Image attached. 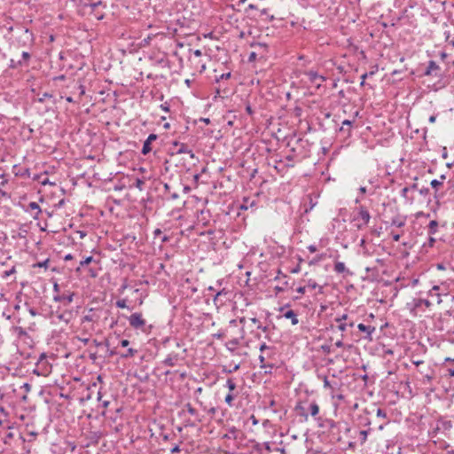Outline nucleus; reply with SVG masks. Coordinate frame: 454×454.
I'll return each instance as SVG.
<instances>
[{"mask_svg":"<svg viewBox=\"0 0 454 454\" xmlns=\"http://www.w3.org/2000/svg\"><path fill=\"white\" fill-rule=\"evenodd\" d=\"M50 259L47 258L43 262H35L32 265L33 268H44L45 270L49 267Z\"/></svg>","mask_w":454,"mask_h":454,"instance_id":"34","label":"nucleus"},{"mask_svg":"<svg viewBox=\"0 0 454 454\" xmlns=\"http://www.w3.org/2000/svg\"><path fill=\"white\" fill-rule=\"evenodd\" d=\"M15 272H16L15 267H12L11 270L4 271V277H9V276H11L12 274H13Z\"/></svg>","mask_w":454,"mask_h":454,"instance_id":"57","label":"nucleus"},{"mask_svg":"<svg viewBox=\"0 0 454 454\" xmlns=\"http://www.w3.org/2000/svg\"><path fill=\"white\" fill-rule=\"evenodd\" d=\"M419 192L423 195V196H427L429 194V188L427 187H422L419 190Z\"/></svg>","mask_w":454,"mask_h":454,"instance_id":"52","label":"nucleus"},{"mask_svg":"<svg viewBox=\"0 0 454 454\" xmlns=\"http://www.w3.org/2000/svg\"><path fill=\"white\" fill-rule=\"evenodd\" d=\"M318 378L323 380V381H324V387L325 388H331V389L333 388L332 384H331V382L328 380L327 376H325H325L318 375Z\"/></svg>","mask_w":454,"mask_h":454,"instance_id":"42","label":"nucleus"},{"mask_svg":"<svg viewBox=\"0 0 454 454\" xmlns=\"http://www.w3.org/2000/svg\"><path fill=\"white\" fill-rule=\"evenodd\" d=\"M438 231V222L432 220L428 224V234L430 236L435 234Z\"/></svg>","mask_w":454,"mask_h":454,"instance_id":"24","label":"nucleus"},{"mask_svg":"<svg viewBox=\"0 0 454 454\" xmlns=\"http://www.w3.org/2000/svg\"><path fill=\"white\" fill-rule=\"evenodd\" d=\"M376 414H377V417H378V418H381V419H387V412H386V411H384L383 409L379 408V409L377 410Z\"/></svg>","mask_w":454,"mask_h":454,"instance_id":"46","label":"nucleus"},{"mask_svg":"<svg viewBox=\"0 0 454 454\" xmlns=\"http://www.w3.org/2000/svg\"><path fill=\"white\" fill-rule=\"evenodd\" d=\"M308 250H309L310 253H315V252H317V246H315V245H309V246L308 247Z\"/></svg>","mask_w":454,"mask_h":454,"instance_id":"64","label":"nucleus"},{"mask_svg":"<svg viewBox=\"0 0 454 454\" xmlns=\"http://www.w3.org/2000/svg\"><path fill=\"white\" fill-rule=\"evenodd\" d=\"M28 208L36 211V215L41 213V208L39 205L35 201H32L28 204Z\"/></svg>","mask_w":454,"mask_h":454,"instance_id":"41","label":"nucleus"},{"mask_svg":"<svg viewBox=\"0 0 454 454\" xmlns=\"http://www.w3.org/2000/svg\"><path fill=\"white\" fill-rule=\"evenodd\" d=\"M17 30L21 34L18 43L23 46H31L34 43V34L27 27L22 26L17 27Z\"/></svg>","mask_w":454,"mask_h":454,"instance_id":"2","label":"nucleus"},{"mask_svg":"<svg viewBox=\"0 0 454 454\" xmlns=\"http://www.w3.org/2000/svg\"><path fill=\"white\" fill-rule=\"evenodd\" d=\"M226 387H228L229 389V393H233V391L236 389L237 387V385H236V382L234 380V379L232 378H229L227 380H226Z\"/></svg>","mask_w":454,"mask_h":454,"instance_id":"31","label":"nucleus"},{"mask_svg":"<svg viewBox=\"0 0 454 454\" xmlns=\"http://www.w3.org/2000/svg\"><path fill=\"white\" fill-rule=\"evenodd\" d=\"M309 411L310 415L314 418L319 413V406L316 402H313L309 404Z\"/></svg>","mask_w":454,"mask_h":454,"instance_id":"26","label":"nucleus"},{"mask_svg":"<svg viewBox=\"0 0 454 454\" xmlns=\"http://www.w3.org/2000/svg\"><path fill=\"white\" fill-rule=\"evenodd\" d=\"M185 409L190 415L193 416L196 419L197 421H201L199 415V411L195 408H193L191 403H186Z\"/></svg>","mask_w":454,"mask_h":454,"instance_id":"23","label":"nucleus"},{"mask_svg":"<svg viewBox=\"0 0 454 454\" xmlns=\"http://www.w3.org/2000/svg\"><path fill=\"white\" fill-rule=\"evenodd\" d=\"M172 149L175 150V153L176 154L187 153L192 159L195 157L193 152L190 150L187 145L184 143L174 141L172 142Z\"/></svg>","mask_w":454,"mask_h":454,"instance_id":"8","label":"nucleus"},{"mask_svg":"<svg viewBox=\"0 0 454 454\" xmlns=\"http://www.w3.org/2000/svg\"><path fill=\"white\" fill-rule=\"evenodd\" d=\"M256 56H257V55H256V53H255V52H254V51H253V52H251V53L249 54V57H248V61H249V62H253V61H254V60L256 59Z\"/></svg>","mask_w":454,"mask_h":454,"instance_id":"60","label":"nucleus"},{"mask_svg":"<svg viewBox=\"0 0 454 454\" xmlns=\"http://www.w3.org/2000/svg\"><path fill=\"white\" fill-rule=\"evenodd\" d=\"M157 139V135L155 134H150L147 137V139L145 141L141 153L144 155H146L152 151L151 144L152 142L155 141Z\"/></svg>","mask_w":454,"mask_h":454,"instance_id":"14","label":"nucleus"},{"mask_svg":"<svg viewBox=\"0 0 454 454\" xmlns=\"http://www.w3.org/2000/svg\"><path fill=\"white\" fill-rule=\"evenodd\" d=\"M169 451L171 454L178 453V452H180V448L178 445L176 444L169 449Z\"/></svg>","mask_w":454,"mask_h":454,"instance_id":"55","label":"nucleus"},{"mask_svg":"<svg viewBox=\"0 0 454 454\" xmlns=\"http://www.w3.org/2000/svg\"><path fill=\"white\" fill-rule=\"evenodd\" d=\"M137 349H135L133 348H129L125 353H122L120 355L121 358L128 359L130 357L135 356L137 354Z\"/></svg>","mask_w":454,"mask_h":454,"instance_id":"25","label":"nucleus"},{"mask_svg":"<svg viewBox=\"0 0 454 454\" xmlns=\"http://www.w3.org/2000/svg\"><path fill=\"white\" fill-rule=\"evenodd\" d=\"M93 321V317L91 315H85L82 319V322L84 323V322H91Z\"/></svg>","mask_w":454,"mask_h":454,"instance_id":"56","label":"nucleus"},{"mask_svg":"<svg viewBox=\"0 0 454 454\" xmlns=\"http://www.w3.org/2000/svg\"><path fill=\"white\" fill-rule=\"evenodd\" d=\"M371 220V214L364 206H360L355 209L352 222L357 230H363L368 225Z\"/></svg>","mask_w":454,"mask_h":454,"instance_id":"1","label":"nucleus"},{"mask_svg":"<svg viewBox=\"0 0 454 454\" xmlns=\"http://www.w3.org/2000/svg\"><path fill=\"white\" fill-rule=\"evenodd\" d=\"M334 320L339 324L337 328L341 333L346 332L348 327L354 326V322L349 320L348 314H342L341 316L337 317Z\"/></svg>","mask_w":454,"mask_h":454,"instance_id":"6","label":"nucleus"},{"mask_svg":"<svg viewBox=\"0 0 454 454\" xmlns=\"http://www.w3.org/2000/svg\"><path fill=\"white\" fill-rule=\"evenodd\" d=\"M307 288L309 289H317V286H319L314 279H309L307 280Z\"/></svg>","mask_w":454,"mask_h":454,"instance_id":"43","label":"nucleus"},{"mask_svg":"<svg viewBox=\"0 0 454 454\" xmlns=\"http://www.w3.org/2000/svg\"><path fill=\"white\" fill-rule=\"evenodd\" d=\"M304 76L303 80L307 82H310L317 88H319L322 83L325 81V77L319 74L317 71L308 70L302 73Z\"/></svg>","mask_w":454,"mask_h":454,"instance_id":"3","label":"nucleus"},{"mask_svg":"<svg viewBox=\"0 0 454 454\" xmlns=\"http://www.w3.org/2000/svg\"><path fill=\"white\" fill-rule=\"evenodd\" d=\"M294 410L298 416L302 417L304 419V421L308 420L309 415L307 410L305 409L301 403H297Z\"/></svg>","mask_w":454,"mask_h":454,"instance_id":"19","label":"nucleus"},{"mask_svg":"<svg viewBox=\"0 0 454 454\" xmlns=\"http://www.w3.org/2000/svg\"><path fill=\"white\" fill-rule=\"evenodd\" d=\"M252 450L254 454H268L267 452H264L263 444L260 442H255L253 445Z\"/></svg>","mask_w":454,"mask_h":454,"instance_id":"28","label":"nucleus"},{"mask_svg":"<svg viewBox=\"0 0 454 454\" xmlns=\"http://www.w3.org/2000/svg\"><path fill=\"white\" fill-rule=\"evenodd\" d=\"M410 188V191H418L419 190V185L417 183L412 184L411 185L408 186Z\"/></svg>","mask_w":454,"mask_h":454,"instance_id":"61","label":"nucleus"},{"mask_svg":"<svg viewBox=\"0 0 454 454\" xmlns=\"http://www.w3.org/2000/svg\"><path fill=\"white\" fill-rule=\"evenodd\" d=\"M161 234H162V231H161V230H160V229H155V230L153 231V238H154V239H156V238H158V237H160V236H161Z\"/></svg>","mask_w":454,"mask_h":454,"instance_id":"58","label":"nucleus"},{"mask_svg":"<svg viewBox=\"0 0 454 454\" xmlns=\"http://www.w3.org/2000/svg\"><path fill=\"white\" fill-rule=\"evenodd\" d=\"M239 340L238 339H232L230 341H228L225 346L226 348L231 350V351H233L236 347L239 345Z\"/></svg>","mask_w":454,"mask_h":454,"instance_id":"35","label":"nucleus"},{"mask_svg":"<svg viewBox=\"0 0 454 454\" xmlns=\"http://www.w3.org/2000/svg\"><path fill=\"white\" fill-rule=\"evenodd\" d=\"M74 293H68V294H56L53 296V301L56 302L62 303L64 306L69 305L74 299Z\"/></svg>","mask_w":454,"mask_h":454,"instance_id":"11","label":"nucleus"},{"mask_svg":"<svg viewBox=\"0 0 454 454\" xmlns=\"http://www.w3.org/2000/svg\"><path fill=\"white\" fill-rule=\"evenodd\" d=\"M115 304H116V307L120 308V309L128 308L127 304H126V300L125 299L118 300Z\"/></svg>","mask_w":454,"mask_h":454,"instance_id":"47","label":"nucleus"},{"mask_svg":"<svg viewBox=\"0 0 454 454\" xmlns=\"http://www.w3.org/2000/svg\"><path fill=\"white\" fill-rule=\"evenodd\" d=\"M101 4V2L98 1L97 3L90 4V6L91 7L92 11H96V9Z\"/></svg>","mask_w":454,"mask_h":454,"instance_id":"63","label":"nucleus"},{"mask_svg":"<svg viewBox=\"0 0 454 454\" xmlns=\"http://www.w3.org/2000/svg\"><path fill=\"white\" fill-rule=\"evenodd\" d=\"M378 70V67H374V69L370 71L369 73H364L361 75V80H365L367 77L373 75Z\"/></svg>","mask_w":454,"mask_h":454,"instance_id":"45","label":"nucleus"},{"mask_svg":"<svg viewBox=\"0 0 454 454\" xmlns=\"http://www.w3.org/2000/svg\"><path fill=\"white\" fill-rule=\"evenodd\" d=\"M287 285H288L287 281H285L284 286H277L275 287L276 293L278 294V293L284 292L286 289L285 286H287Z\"/></svg>","mask_w":454,"mask_h":454,"instance_id":"50","label":"nucleus"},{"mask_svg":"<svg viewBox=\"0 0 454 454\" xmlns=\"http://www.w3.org/2000/svg\"><path fill=\"white\" fill-rule=\"evenodd\" d=\"M359 331L365 333L364 339L368 340H372V333L375 332L376 328L372 325H365L364 324H359L357 325Z\"/></svg>","mask_w":454,"mask_h":454,"instance_id":"13","label":"nucleus"},{"mask_svg":"<svg viewBox=\"0 0 454 454\" xmlns=\"http://www.w3.org/2000/svg\"><path fill=\"white\" fill-rule=\"evenodd\" d=\"M325 257V254H320L316 255V256H315V257H314V258L309 262V265L318 263V262H321Z\"/></svg>","mask_w":454,"mask_h":454,"instance_id":"38","label":"nucleus"},{"mask_svg":"<svg viewBox=\"0 0 454 454\" xmlns=\"http://www.w3.org/2000/svg\"><path fill=\"white\" fill-rule=\"evenodd\" d=\"M53 96L52 94L49 93V92H44L43 93L42 95L38 94L37 95V98H35L34 99L35 102H40V103H43L44 102L46 99H49V98H52Z\"/></svg>","mask_w":454,"mask_h":454,"instance_id":"29","label":"nucleus"},{"mask_svg":"<svg viewBox=\"0 0 454 454\" xmlns=\"http://www.w3.org/2000/svg\"><path fill=\"white\" fill-rule=\"evenodd\" d=\"M268 9L264 8L262 10H261V15H265L269 18L270 20H274V16L273 15H269L268 13Z\"/></svg>","mask_w":454,"mask_h":454,"instance_id":"49","label":"nucleus"},{"mask_svg":"<svg viewBox=\"0 0 454 454\" xmlns=\"http://www.w3.org/2000/svg\"><path fill=\"white\" fill-rule=\"evenodd\" d=\"M370 431H371V428H368L367 430H361L359 432L361 444L364 443L367 441V436H368Z\"/></svg>","mask_w":454,"mask_h":454,"instance_id":"37","label":"nucleus"},{"mask_svg":"<svg viewBox=\"0 0 454 454\" xmlns=\"http://www.w3.org/2000/svg\"><path fill=\"white\" fill-rule=\"evenodd\" d=\"M201 57L202 52L200 50L193 51L192 55L189 57L191 65L200 73L206 70V63L202 61Z\"/></svg>","mask_w":454,"mask_h":454,"instance_id":"5","label":"nucleus"},{"mask_svg":"<svg viewBox=\"0 0 454 454\" xmlns=\"http://www.w3.org/2000/svg\"><path fill=\"white\" fill-rule=\"evenodd\" d=\"M129 325L134 329H142L145 325V320L143 318L141 313H133L129 318Z\"/></svg>","mask_w":454,"mask_h":454,"instance_id":"7","label":"nucleus"},{"mask_svg":"<svg viewBox=\"0 0 454 454\" xmlns=\"http://www.w3.org/2000/svg\"><path fill=\"white\" fill-rule=\"evenodd\" d=\"M277 402L274 399H270L268 403V408L271 409L273 412L277 413L278 410L277 409Z\"/></svg>","mask_w":454,"mask_h":454,"instance_id":"39","label":"nucleus"},{"mask_svg":"<svg viewBox=\"0 0 454 454\" xmlns=\"http://www.w3.org/2000/svg\"><path fill=\"white\" fill-rule=\"evenodd\" d=\"M333 270L338 274H343L345 272H348V270L346 268L345 263L342 262H336L334 263Z\"/></svg>","mask_w":454,"mask_h":454,"instance_id":"22","label":"nucleus"},{"mask_svg":"<svg viewBox=\"0 0 454 454\" xmlns=\"http://www.w3.org/2000/svg\"><path fill=\"white\" fill-rule=\"evenodd\" d=\"M261 354L265 355L267 359L270 361L271 356L274 355L273 348L262 343L260 346Z\"/></svg>","mask_w":454,"mask_h":454,"instance_id":"18","label":"nucleus"},{"mask_svg":"<svg viewBox=\"0 0 454 454\" xmlns=\"http://www.w3.org/2000/svg\"><path fill=\"white\" fill-rule=\"evenodd\" d=\"M91 262H95L97 264H98V261H96L93 256H87L86 258H84L83 260H82L80 262V266H88L90 263Z\"/></svg>","mask_w":454,"mask_h":454,"instance_id":"32","label":"nucleus"},{"mask_svg":"<svg viewBox=\"0 0 454 454\" xmlns=\"http://www.w3.org/2000/svg\"><path fill=\"white\" fill-rule=\"evenodd\" d=\"M9 67L12 68V69H17L19 67H22L21 62L20 60L16 61L14 59H11L10 60Z\"/></svg>","mask_w":454,"mask_h":454,"instance_id":"40","label":"nucleus"},{"mask_svg":"<svg viewBox=\"0 0 454 454\" xmlns=\"http://www.w3.org/2000/svg\"><path fill=\"white\" fill-rule=\"evenodd\" d=\"M307 286H300L296 289V292L300 294H303L306 291Z\"/></svg>","mask_w":454,"mask_h":454,"instance_id":"62","label":"nucleus"},{"mask_svg":"<svg viewBox=\"0 0 454 454\" xmlns=\"http://www.w3.org/2000/svg\"><path fill=\"white\" fill-rule=\"evenodd\" d=\"M178 354L176 353H170L168 355V356L163 360V364L167 366L173 367L177 364L178 361Z\"/></svg>","mask_w":454,"mask_h":454,"instance_id":"17","label":"nucleus"},{"mask_svg":"<svg viewBox=\"0 0 454 454\" xmlns=\"http://www.w3.org/2000/svg\"><path fill=\"white\" fill-rule=\"evenodd\" d=\"M410 188L408 186H405L401 191V196L409 203H412L414 201V197L412 195H410Z\"/></svg>","mask_w":454,"mask_h":454,"instance_id":"21","label":"nucleus"},{"mask_svg":"<svg viewBox=\"0 0 454 454\" xmlns=\"http://www.w3.org/2000/svg\"><path fill=\"white\" fill-rule=\"evenodd\" d=\"M286 307H288V305H286L279 309V311L282 312L281 317H283L286 319H290L293 325H298L299 324L298 314L293 309L286 310Z\"/></svg>","mask_w":454,"mask_h":454,"instance_id":"9","label":"nucleus"},{"mask_svg":"<svg viewBox=\"0 0 454 454\" xmlns=\"http://www.w3.org/2000/svg\"><path fill=\"white\" fill-rule=\"evenodd\" d=\"M257 329L262 330L263 333L269 332V327L262 325L261 323H259V325H257Z\"/></svg>","mask_w":454,"mask_h":454,"instance_id":"59","label":"nucleus"},{"mask_svg":"<svg viewBox=\"0 0 454 454\" xmlns=\"http://www.w3.org/2000/svg\"><path fill=\"white\" fill-rule=\"evenodd\" d=\"M224 336H225V333L222 331H219L218 333L213 334V337L215 339H218V340L223 339Z\"/></svg>","mask_w":454,"mask_h":454,"instance_id":"51","label":"nucleus"},{"mask_svg":"<svg viewBox=\"0 0 454 454\" xmlns=\"http://www.w3.org/2000/svg\"><path fill=\"white\" fill-rule=\"evenodd\" d=\"M54 315L59 322H63L66 325H68L73 318V312L71 310L60 311L59 309H58Z\"/></svg>","mask_w":454,"mask_h":454,"instance_id":"10","label":"nucleus"},{"mask_svg":"<svg viewBox=\"0 0 454 454\" xmlns=\"http://www.w3.org/2000/svg\"><path fill=\"white\" fill-rule=\"evenodd\" d=\"M440 178H441V180L434 179L431 181L430 184L435 190H437L439 186L442 185V180L445 179V176L442 175Z\"/></svg>","mask_w":454,"mask_h":454,"instance_id":"36","label":"nucleus"},{"mask_svg":"<svg viewBox=\"0 0 454 454\" xmlns=\"http://www.w3.org/2000/svg\"><path fill=\"white\" fill-rule=\"evenodd\" d=\"M391 225L398 228L403 227L405 225V217L400 215L393 217L391 219Z\"/></svg>","mask_w":454,"mask_h":454,"instance_id":"20","label":"nucleus"},{"mask_svg":"<svg viewBox=\"0 0 454 454\" xmlns=\"http://www.w3.org/2000/svg\"><path fill=\"white\" fill-rule=\"evenodd\" d=\"M352 125V121L349 120H345L342 121V126L340 129V131L347 132L348 135L350 134V128Z\"/></svg>","mask_w":454,"mask_h":454,"instance_id":"27","label":"nucleus"},{"mask_svg":"<svg viewBox=\"0 0 454 454\" xmlns=\"http://www.w3.org/2000/svg\"><path fill=\"white\" fill-rule=\"evenodd\" d=\"M246 112H247V114H249V115H251V116H252V115L254 114V111L253 110V108H252V106H251V105H250L249 103H247V104L246 105Z\"/></svg>","mask_w":454,"mask_h":454,"instance_id":"53","label":"nucleus"},{"mask_svg":"<svg viewBox=\"0 0 454 454\" xmlns=\"http://www.w3.org/2000/svg\"><path fill=\"white\" fill-rule=\"evenodd\" d=\"M260 368L264 370V373H271L274 364L267 359L265 355L259 356Z\"/></svg>","mask_w":454,"mask_h":454,"instance_id":"12","label":"nucleus"},{"mask_svg":"<svg viewBox=\"0 0 454 454\" xmlns=\"http://www.w3.org/2000/svg\"><path fill=\"white\" fill-rule=\"evenodd\" d=\"M439 69H440V67L436 64V62L434 60H430L428 62L427 69L424 72V75L430 76V75L434 74L435 76H437L435 72L438 71Z\"/></svg>","mask_w":454,"mask_h":454,"instance_id":"15","label":"nucleus"},{"mask_svg":"<svg viewBox=\"0 0 454 454\" xmlns=\"http://www.w3.org/2000/svg\"><path fill=\"white\" fill-rule=\"evenodd\" d=\"M262 444H263L264 452H267L268 454H270L272 451L270 442H264Z\"/></svg>","mask_w":454,"mask_h":454,"instance_id":"48","label":"nucleus"},{"mask_svg":"<svg viewBox=\"0 0 454 454\" xmlns=\"http://www.w3.org/2000/svg\"><path fill=\"white\" fill-rule=\"evenodd\" d=\"M422 305H425L427 308H429L432 306V303L429 300L427 299L414 298L410 302H407L406 307L412 316H417L418 309Z\"/></svg>","mask_w":454,"mask_h":454,"instance_id":"4","label":"nucleus"},{"mask_svg":"<svg viewBox=\"0 0 454 454\" xmlns=\"http://www.w3.org/2000/svg\"><path fill=\"white\" fill-rule=\"evenodd\" d=\"M441 287L440 286H434L429 291H428V295L430 296H436L437 298V303L438 304H441L442 302V295H446L447 293H440Z\"/></svg>","mask_w":454,"mask_h":454,"instance_id":"16","label":"nucleus"},{"mask_svg":"<svg viewBox=\"0 0 454 454\" xmlns=\"http://www.w3.org/2000/svg\"><path fill=\"white\" fill-rule=\"evenodd\" d=\"M88 272H89V275L91 277V278H96L98 276V271L97 270L93 269V268H89L88 269Z\"/></svg>","mask_w":454,"mask_h":454,"instance_id":"54","label":"nucleus"},{"mask_svg":"<svg viewBox=\"0 0 454 454\" xmlns=\"http://www.w3.org/2000/svg\"><path fill=\"white\" fill-rule=\"evenodd\" d=\"M237 396L236 394L234 393H228L225 396V399H224V402L230 406V407H232L233 406V401L235 399V397Z\"/></svg>","mask_w":454,"mask_h":454,"instance_id":"33","label":"nucleus"},{"mask_svg":"<svg viewBox=\"0 0 454 454\" xmlns=\"http://www.w3.org/2000/svg\"><path fill=\"white\" fill-rule=\"evenodd\" d=\"M134 185H135V187H137V189L142 191L144 189L145 181L140 178H137L134 183Z\"/></svg>","mask_w":454,"mask_h":454,"instance_id":"44","label":"nucleus"},{"mask_svg":"<svg viewBox=\"0 0 454 454\" xmlns=\"http://www.w3.org/2000/svg\"><path fill=\"white\" fill-rule=\"evenodd\" d=\"M31 55L27 51H23L21 55V59L20 61L21 62L22 67H27L29 60H30Z\"/></svg>","mask_w":454,"mask_h":454,"instance_id":"30","label":"nucleus"}]
</instances>
